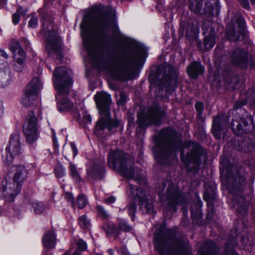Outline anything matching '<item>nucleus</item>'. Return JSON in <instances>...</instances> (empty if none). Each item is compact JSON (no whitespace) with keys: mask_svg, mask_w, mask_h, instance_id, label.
Wrapping results in <instances>:
<instances>
[{"mask_svg":"<svg viewBox=\"0 0 255 255\" xmlns=\"http://www.w3.org/2000/svg\"><path fill=\"white\" fill-rule=\"evenodd\" d=\"M120 227L121 229L125 231H128L130 229V227L126 223H123L120 225Z\"/></svg>","mask_w":255,"mask_h":255,"instance_id":"obj_39","label":"nucleus"},{"mask_svg":"<svg viewBox=\"0 0 255 255\" xmlns=\"http://www.w3.org/2000/svg\"><path fill=\"white\" fill-rule=\"evenodd\" d=\"M146 208L147 209V211L149 213H151L153 211V205L151 204H149L146 205Z\"/></svg>","mask_w":255,"mask_h":255,"instance_id":"obj_42","label":"nucleus"},{"mask_svg":"<svg viewBox=\"0 0 255 255\" xmlns=\"http://www.w3.org/2000/svg\"><path fill=\"white\" fill-rule=\"evenodd\" d=\"M142 118L139 114L138 115V121L140 123L142 122Z\"/></svg>","mask_w":255,"mask_h":255,"instance_id":"obj_48","label":"nucleus"},{"mask_svg":"<svg viewBox=\"0 0 255 255\" xmlns=\"http://www.w3.org/2000/svg\"><path fill=\"white\" fill-rule=\"evenodd\" d=\"M55 174L58 177H62L64 174V169L61 167L59 169H55Z\"/></svg>","mask_w":255,"mask_h":255,"instance_id":"obj_36","label":"nucleus"},{"mask_svg":"<svg viewBox=\"0 0 255 255\" xmlns=\"http://www.w3.org/2000/svg\"><path fill=\"white\" fill-rule=\"evenodd\" d=\"M79 224L82 228L88 229L90 227V220L85 215L81 216L79 219Z\"/></svg>","mask_w":255,"mask_h":255,"instance_id":"obj_22","label":"nucleus"},{"mask_svg":"<svg viewBox=\"0 0 255 255\" xmlns=\"http://www.w3.org/2000/svg\"><path fill=\"white\" fill-rule=\"evenodd\" d=\"M97 210L98 212L99 216H101L104 218L108 217V214L104 210L102 206H98L97 207Z\"/></svg>","mask_w":255,"mask_h":255,"instance_id":"obj_31","label":"nucleus"},{"mask_svg":"<svg viewBox=\"0 0 255 255\" xmlns=\"http://www.w3.org/2000/svg\"><path fill=\"white\" fill-rule=\"evenodd\" d=\"M88 203L86 197L84 195L79 196L77 199V204L79 208H83Z\"/></svg>","mask_w":255,"mask_h":255,"instance_id":"obj_25","label":"nucleus"},{"mask_svg":"<svg viewBox=\"0 0 255 255\" xmlns=\"http://www.w3.org/2000/svg\"><path fill=\"white\" fill-rule=\"evenodd\" d=\"M67 196L68 197V200L69 201L71 202L72 203H73V197L72 195L71 194H68Z\"/></svg>","mask_w":255,"mask_h":255,"instance_id":"obj_45","label":"nucleus"},{"mask_svg":"<svg viewBox=\"0 0 255 255\" xmlns=\"http://www.w3.org/2000/svg\"><path fill=\"white\" fill-rule=\"evenodd\" d=\"M21 185L9 177H6L0 185V191L6 202H12L20 192Z\"/></svg>","mask_w":255,"mask_h":255,"instance_id":"obj_6","label":"nucleus"},{"mask_svg":"<svg viewBox=\"0 0 255 255\" xmlns=\"http://www.w3.org/2000/svg\"><path fill=\"white\" fill-rule=\"evenodd\" d=\"M60 42V39L57 36H56L53 38H51L48 40L47 42V48L51 47L52 49H54L55 45L59 44Z\"/></svg>","mask_w":255,"mask_h":255,"instance_id":"obj_26","label":"nucleus"},{"mask_svg":"<svg viewBox=\"0 0 255 255\" xmlns=\"http://www.w3.org/2000/svg\"><path fill=\"white\" fill-rule=\"evenodd\" d=\"M81 36L85 45H87L91 41V35L94 30V27L88 25L85 20H84L81 25Z\"/></svg>","mask_w":255,"mask_h":255,"instance_id":"obj_15","label":"nucleus"},{"mask_svg":"<svg viewBox=\"0 0 255 255\" xmlns=\"http://www.w3.org/2000/svg\"><path fill=\"white\" fill-rule=\"evenodd\" d=\"M116 201L115 197L112 196L109 198H107L105 200V202L108 204H111L114 203Z\"/></svg>","mask_w":255,"mask_h":255,"instance_id":"obj_40","label":"nucleus"},{"mask_svg":"<svg viewBox=\"0 0 255 255\" xmlns=\"http://www.w3.org/2000/svg\"><path fill=\"white\" fill-rule=\"evenodd\" d=\"M38 19L36 17L32 16L30 19L28 26L31 27H34L37 24Z\"/></svg>","mask_w":255,"mask_h":255,"instance_id":"obj_33","label":"nucleus"},{"mask_svg":"<svg viewBox=\"0 0 255 255\" xmlns=\"http://www.w3.org/2000/svg\"><path fill=\"white\" fill-rule=\"evenodd\" d=\"M72 72L65 67L56 68L53 74V82L57 92L56 98L58 100L57 107L61 112L68 111L73 108V104L67 99H61L63 95L67 94L72 84Z\"/></svg>","mask_w":255,"mask_h":255,"instance_id":"obj_1","label":"nucleus"},{"mask_svg":"<svg viewBox=\"0 0 255 255\" xmlns=\"http://www.w3.org/2000/svg\"><path fill=\"white\" fill-rule=\"evenodd\" d=\"M71 147L73 152V156L74 157L78 154V149L77 148L76 144L73 142L71 143Z\"/></svg>","mask_w":255,"mask_h":255,"instance_id":"obj_38","label":"nucleus"},{"mask_svg":"<svg viewBox=\"0 0 255 255\" xmlns=\"http://www.w3.org/2000/svg\"><path fill=\"white\" fill-rule=\"evenodd\" d=\"M76 244L77 246V249L76 250L78 251H83L87 249L86 243L83 240H78Z\"/></svg>","mask_w":255,"mask_h":255,"instance_id":"obj_29","label":"nucleus"},{"mask_svg":"<svg viewBox=\"0 0 255 255\" xmlns=\"http://www.w3.org/2000/svg\"><path fill=\"white\" fill-rule=\"evenodd\" d=\"M215 43V36L212 33L209 36H206L204 39V46L207 50L213 48Z\"/></svg>","mask_w":255,"mask_h":255,"instance_id":"obj_20","label":"nucleus"},{"mask_svg":"<svg viewBox=\"0 0 255 255\" xmlns=\"http://www.w3.org/2000/svg\"><path fill=\"white\" fill-rule=\"evenodd\" d=\"M63 255H70V252L69 251H67Z\"/></svg>","mask_w":255,"mask_h":255,"instance_id":"obj_49","label":"nucleus"},{"mask_svg":"<svg viewBox=\"0 0 255 255\" xmlns=\"http://www.w3.org/2000/svg\"><path fill=\"white\" fill-rule=\"evenodd\" d=\"M1 32V29L0 28V33Z\"/></svg>","mask_w":255,"mask_h":255,"instance_id":"obj_56","label":"nucleus"},{"mask_svg":"<svg viewBox=\"0 0 255 255\" xmlns=\"http://www.w3.org/2000/svg\"><path fill=\"white\" fill-rule=\"evenodd\" d=\"M246 104V102H245L244 103L242 104V105H245Z\"/></svg>","mask_w":255,"mask_h":255,"instance_id":"obj_55","label":"nucleus"},{"mask_svg":"<svg viewBox=\"0 0 255 255\" xmlns=\"http://www.w3.org/2000/svg\"><path fill=\"white\" fill-rule=\"evenodd\" d=\"M147 56L145 51L138 52L135 55L129 59H124L118 62L112 71L113 76L118 79H122L126 76L128 71V67L132 64L138 62L141 59Z\"/></svg>","mask_w":255,"mask_h":255,"instance_id":"obj_5","label":"nucleus"},{"mask_svg":"<svg viewBox=\"0 0 255 255\" xmlns=\"http://www.w3.org/2000/svg\"><path fill=\"white\" fill-rule=\"evenodd\" d=\"M127 191L129 193L130 196H132L134 195V191H135L136 193V197H138V195H137L138 193L139 192L138 190L134 189V187L131 185H129L127 187Z\"/></svg>","mask_w":255,"mask_h":255,"instance_id":"obj_30","label":"nucleus"},{"mask_svg":"<svg viewBox=\"0 0 255 255\" xmlns=\"http://www.w3.org/2000/svg\"><path fill=\"white\" fill-rule=\"evenodd\" d=\"M10 81V76L7 64L3 60H0V86L8 85Z\"/></svg>","mask_w":255,"mask_h":255,"instance_id":"obj_13","label":"nucleus"},{"mask_svg":"<svg viewBox=\"0 0 255 255\" xmlns=\"http://www.w3.org/2000/svg\"><path fill=\"white\" fill-rule=\"evenodd\" d=\"M94 99L101 115V119L95 127L96 130H102L109 125H111L110 130L112 127H117L119 122L110 119V106L112 103L111 96L106 92H98L95 95Z\"/></svg>","mask_w":255,"mask_h":255,"instance_id":"obj_2","label":"nucleus"},{"mask_svg":"<svg viewBox=\"0 0 255 255\" xmlns=\"http://www.w3.org/2000/svg\"><path fill=\"white\" fill-rule=\"evenodd\" d=\"M136 206L135 204H132V205L128 207V209L129 210L130 213H134L136 210Z\"/></svg>","mask_w":255,"mask_h":255,"instance_id":"obj_41","label":"nucleus"},{"mask_svg":"<svg viewBox=\"0 0 255 255\" xmlns=\"http://www.w3.org/2000/svg\"><path fill=\"white\" fill-rule=\"evenodd\" d=\"M241 242H245V241H247V242H249V241H251L250 240H240Z\"/></svg>","mask_w":255,"mask_h":255,"instance_id":"obj_51","label":"nucleus"},{"mask_svg":"<svg viewBox=\"0 0 255 255\" xmlns=\"http://www.w3.org/2000/svg\"><path fill=\"white\" fill-rule=\"evenodd\" d=\"M221 116L214 118L213 122L212 132L216 138L220 137V125Z\"/></svg>","mask_w":255,"mask_h":255,"instance_id":"obj_18","label":"nucleus"},{"mask_svg":"<svg viewBox=\"0 0 255 255\" xmlns=\"http://www.w3.org/2000/svg\"><path fill=\"white\" fill-rule=\"evenodd\" d=\"M4 214L3 212L0 210V216H3V215H4Z\"/></svg>","mask_w":255,"mask_h":255,"instance_id":"obj_50","label":"nucleus"},{"mask_svg":"<svg viewBox=\"0 0 255 255\" xmlns=\"http://www.w3.org/2000/svg\"><path fill=\"white\" fill-rule=\"evenodd\" d=\"M55 244V240H43V246L48 249L54 248Z\"/></svg>","mask_w":255,"mask_h":255,"instance_id":"obj_28","label":"nucleus"},{"mask_svg":"<svg viewBox=\"0 0 255 255\" xmlns=\"http://www.w3.org/2000/svg\"><path fill=\"white\" fill-rule=\"evenodd\" d=\"M241 20L242 22H244V20L242 18H241Z\"/></svg>","mask_w":255,"mask_h":255,"instance_id":"obj_54","label":"nucleus"},{"mask_svg":"<svg viewBox=\"0 0 255 255\" xmlns=\"http://www.w3.org/2000/svg\"><path fill=\"white\" fill-rule=\"evenodd\" d=\"M195 108L199 114L201 115L203 108V104L201 102H198L195 105Z\"/></svg>","mask_w":255,"mask_h":255,"instance_id":"obj_34","label":"nucleus"},{"mask_svg":"<svg viewBox=\"0 0 255 255\" xmlns=\"http://www.w3.org/2000/svg\"><path fill=\"white\" fill-rule=\"evenodd\" d=\"M153 244L160 255H193L191 247L182 240H154Z\"/></svg>","mask_w":255,"mask_h":255,"instance_id":"obj_3","label":"nucleus"},{"mask_svg":"<svg viewBox=\"0 0 255 255\" xmlns=\"http://www.w3.org/2000/svg\"><path fill=\"white\" fill-rule=\"evenodd\" d=\"M198 246L197 255H219V248L213 240H206Z\"/></svg>","mask_w":255,"mask_h":255,"instance_id":"obj_10","label":"nucleus"},{"mask_svg":"<svg viewBox=\"0 0 255 255\" xmlns=\"http://www.w3.org/2000/svg\"><path fill=\"white\" fill-rule=\"evenodd\" d=\"M108 252L109 253L110 255H114L113 252L111 249H109L108 250Z\"/></svg>","mask_w":255,"mask_h":255,"instance_id":"obj_47","label":"nucleus"},{"mask_svg":"<svg viewBox=\"0 0 255 255\" xmlns=\"http://www.w3.org/2000/svg\"><path fill=\"white\" fill-rule=\"evenodd\" d=\"M3 114V109L2 104L1 101H0V117H1Z\"/></svg>","mask_w":255,"mask_h":255,"instance_id":"obj_44","label":"nucleus"},{"mask_svg":"<svg viewBox=\"0 0 255 255\" xmlns=\"http://www.w3.org/2000/svg\"><path fill=\"white\" fill-rule=\"evenodd\" d=\"M41 86L42 84L38 78H34L32 79L26 87L21 99V103L24 107H29L31 105L32 101Z\"/></svg>","mask_w":255,"mask_h":255,"instance_id":"obj_7","label":"nucleus"},{"mask_svg":"<svg viewBox=\"0 0 255 255\" xmlns=\"http://www.w3.org/2000/svg\"><path fill=\"white\" fill-rule=\"evenodd\" d=\"M15 69H16V70H17V71H20V70L19 69L17 68V67H15Z\"/></svg>","mask_w":255,"mask_h":255,"instance_id":"obj_53","label":"nucleus"},{"mask_svg":"<svg viewBox=\"0 0 255 255\" xmlns=\"http://www.w3.org/2000/svg\"><path fill=\"white\" fill-rule=\"evenodd\" d=\"M55 235L53 230H49L47 231L44 236L43 239H52L53 238H55Z\"/></svg>","mask_w":255,"mask_h":255,"instance_id":"obj_32","label":"nucleus"},{"mask_svg":"<svg viewBox=\"0 0 255 255\" xmlns=\"http://www.w3.org/2000/svg\"><path fill=\"white\" fill-rule=\"evenodd\" d=\"M71 175L75 179L77 182L80 181V177L78 171L77 170L76 166L72 163H70L69 166Z\"/></svg>","mask_w":255,"mask_h":255,"instance_id":"obj_24","label":"nucleus"},{"mask_svg":"<svg viewBox=\"0 0 255 255\" xmlns=\"http://www.w3.org/2000/svg\"><path fill=\"white\" fill-rule=\"evenodd\" d=\"M241 4L246 9H249L250 7L249 3L247 0H239Z\"/></svg>","mask_w":255,"mask_h":255,"instance_id":"obj_37","label":"nucleus"},{"mask_svg":"<svg viewBox=\"0 0 255 255\" xmlns=\"http://www.w3.org/2000/svg\"><path fill=\"white\" fill-rule=\"evenodd\" d=\"M104 228L108 234V238L116 237L115 235L117 234V229L113 224L107 225L104 227Z\"/></svg>","mask_w":255,"mask_h":255,"instance_id":"obj_21","label":"nucleus"},{"mask_svg":"<svg viewBox=\"0 0 255 255\" xmlns=\"http://www.w3.org/2000/svg\"><path fill=\"white\" fill-rule=\"evenodd\" d=\"M10 170L14 172L13 179L22 185L27 177V171L23 165H12Z\"/></svg>","mask_w":255,"mask_h":255,"instance_id":"obj_12","label":"nucleus"},{"mask_svg":"<svg viewBox=\"0 0 255 255\" xmlns=\"http://www.w3.org/2000/svg\"><path fill=\"white\" fill-rule=\"evenodd\" d=\"M22 154L19 135L17 134H11L5 147V153L2 155V162L5 166H10L14 162L18 161Z\"/></svg>","mask_w":255,"mask_h":255,"instance_id":"obj_4","label":"nucleus"},{"mask_svg":"<svg viewBox=\"0 0 255 255\" xmlns=\"http://www.w3.org/2000/svg\"><path fill=\"white\" fill-rule=\"evenodd\" d=\"M249 56V53L246 52L241 49H237L233 53L232 60L234 64L244 68L247 66Z\"/></svg>","mask_w":255,"mask_h":255,"instance_id":"obj_11","label":"nucleus"},{"mask_svg":"<svg viewBox=\"0 0 255 255\" xmlns=\"http://www.w3.org/2000/svg\"><path fill=\"white\" fill-rule=\"evenodd\" d=\"M10 49L14 54V58L19 65H22L25 60V53L17 42L10 46Z\"/></svg>","mask_w":255,"mask_h":255,"instance_id":"obj_14","label":"nucleus"},{"mask_svg":"<svg viewBox=\"0 0 255 255\" xmlns=\"http://www.w3.org/2000/svg\"><path fill=\"white\" fill-rule=\"evenodd\" d=\"M126 155L122 151H111L109 154L108 163L110 166L112 168H116L118 166V171L125 176L128 175V168L127 161L125 160Z\"/></svg>","mask_w":255,"mask_h":255,"instance_id":"obj_8","label":"nucleus"},{"mask_svg":"<svg viewBox=\"0 0 255 255\" xmlns=\"http://www.w3.org/2000/svg\"><path fill=\"white\" fill-rule=\"evenodd\" d=\"M72 255H81L80 251H78V250H75L74 253L72 254Z\"/></svg>","mask_w":255,"mask_h":255,"instance_id":"obj_46","label":"nucleus"},{"mask_svg":"<svg viewBox=\"0 0 255 255\" xmlns=\"http://www.w3.org/2000/svg\"><path fill=\"white\" fill-rule=\"evenodd\" d=\"M23 132L29 143H33L38 137L37 120L32 112L26 118L23 125Z\"/></svg>","mask_w":255,"mask_h":255,"instance_id":"obj_9","label":"nucleus"},{"mask_svg":"<svg viewBox=\"0 0 255 255\" xmlns=\"http://www.w3.org/2000/svg\"><path fill=\"white\" fill-rule=\"evenodd\" d=\"M161 117L160 111L157 109L152 110L148 114L147 118L151 124L158 125L159 120Z\"/></svg>","mask_w":255,"mask_h":255,"instance_id":"obj_17","label":"nucleus"},{"mask_svg":"<svg viewBox=\"0 0 255 255\" xmlns=\"http://www.w3.org/2000/svg\"><path fill=\"white\" fill-rule=\"evenodd\" d=\"M19 14H23L22 8L21 7H19L18 8L17 12L15 13H14L12 16V22L14 24H17L19 21Z\"/></svg>","mask_w":255,"mask_h":255,"instance_id":"obj_27","label":"nucleus"},{"mask_svg":"<svg viewBox=\"0 0 255 255\" xmlns=\"http://www.w3.org/2000/svg\"><path fill=\"white\" fill-rule=\"evenodd\" d=\"M0 56L7 58L8 55L4 50L0 49Z\"/></svg>","mask_w":255,"mask_h":255,"instance_id":"obj_43","label":"nucleus"},{"mask_svg":"<svg viewBox=\"0 0 255 255\" xmlns=\"http://www.w3.org/2000/svg\"><path fill=\"white\" fill-rule=\"evenodd\" d=\"M204 72V69L200 63L193 62L188 67L187 72L189 76L192 78H195L199 74H202Z\"/></svg>","mask_w":255,"mask_h":255,"instance_id":"obj_16","label":"nucleus"},{"mask_svg":"<svg viewBox=\"0 0 255 255\" xmlns=\"http://www.w3.org/2000/svg\"><path fill=\"white\" fill-rule=\"evenodd\" d=\"M189 7L192 11L199 14L201 11V3L203 0H189Z\"/></svg>","mask_w":255,"mask_h":255,"instance_id":"obj_19","label":"nucleus"},{"mask_svg":"<svg viewBox=\"0 0 255 255\" xmlns=\"http://www.w3.org/2000/svg\"><path fill=\"white\" fill-rule=\"evenodd\" d=\"M32 205L36 214H40L45 209L43 203L39 201H34Z\"/></svg>","mask_w":255,"mask_h":255,"instance_id":"obj_23","label":"nucleus"},{"mask_svg":"<svg viewBox=\"0 0 255 255\" xmlns=\"http://www.w3.org/2000/svg\"><path fill=\"white\" fill-rule=\"evenodd\" d=\"M83 121L86 124H88L91 122L92 119L90 115L88 114L87 113H85L83 116Z\"/></svg>","mask_w":255,"mask_h":255,"instance_id":"obj_35","label":"nucleus"},{"mask_svg":"<svg viewBox=\"0 0 255 255\" xmlns=\"http://www.w3.org/2000/svg\"><path fill=\"white\" fill-rule=\"evenodd\" d=\"M251 2L253 4L255 3V0H250Z\"/></svg>","mask_w":255,"mask_h":255,"instance_id":"obj_52","label":"nucleus"}]
</instances>
